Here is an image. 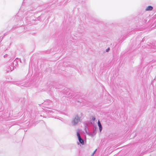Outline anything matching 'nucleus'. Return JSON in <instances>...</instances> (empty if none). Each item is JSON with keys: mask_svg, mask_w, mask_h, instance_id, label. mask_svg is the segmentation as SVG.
I'll return each instance as SVG.
<instances>
[{"mask_svg": "<svg viewBox=\"0 0 156 156\" xmlns=\"http://www.w3.org/2000/svg\"><path fill=\"white\" fill-rule=\"evenodd\" d=\"M52 110H50V111H49V112H52Z\"/></svg>", "mask_w": 156, "mask_h": 156, "instance_id": "obj_20", "label": "nucleus"}, {"mask_svg": "<svg viewBox=\"0 0 156 156\" xmlns=\"http://www.w3.org/2000/svg\"><path fill=\"white\" fill-rule=\"evenodd\" d=\"M143 40L141 41V43H142V42H143Z\"/></svg>", "mask_w": 156, "mask_h": 156, "instance_id": "obj_26", "label": "nucleus"}, {"mask_svg": "<svg viewBox=\"0 0 156 156\" xmlns=\"http://www.w3.org/2000/svg\"><path fill=\"white\" fill-rule=\"evenodd\" d=\"M96 150H95V151L93 152V153H94V154H95V152H96Z\"/></svg>", "mask_w": 156, "mask_h": 156, "instance_id": "obj_19", "label": "nucleus"}, {"mask_svg": "<svg viewBox=\"0 0 156 156\" xmlns=\"http://www.w3.org/2000/svg\"><path fill=\"white\" fill-rule=\"evenodd\" d=\"M94 155H93V154H92L91 155V156H94Z\"/></svg>", "mask_w": 156, "mask_h": 156, "instance_id": "obj_21", "label": "nucleus"}, {"mask_svg": "<svg viewBox=\"0 0 156 156\" xmlns=\"http://www.w3.org/2000/svg\"><path fill=\"white\" fill-rule=\"evenodd\" d=\"M98 125L100 131L101 132L102 130V126L99 120L98 121Z\"/></svg>", "mask_w": 156, "mask_h": 156, "instance_id": "obj_7", "label": "nucleus"}, {"mask_svg": "<svg viewBox=\"0 0 156 156\" xmlns=\"http://www.w3.org/2000/svg\"><path fill=\"white\" fill-rule=\"evenodd\" d=\"M77 143H78V144H79V143L78 142Z\"/></svg>", "mask_w": 156, "mask_h": 156, "instance_id": "obj_25", "label": "nucleus"}, {"mask_svg": "<svg viewBox=\"0 0 156 156\" xmlns=\"http://www.w3.org/2000/svg\"><path fill=\"white\" fill-rule=\"evenodd\" d=\"M20 59L18 58H16L12 62H11V61H10L8 62V64L10 66L7 69V72L9 73V72H11L16 68V67H17L18 65V62L20 61Z\"/></svg>", "mask_w": 156, "mask_h": 156, "instance_id": "obj_2", "label": "nucleus"}, {"mask_svg": "<svg viewBox=\"0 0 156 156\" xmlns=\"http://www.w3.org/2000/svg\"><path fill=\"white\" fill-rule=\"evenodd\" d=\"M69 89L67 88L66 90L64 89V90L63 91V93L64 94L66 95H69V96H70V92L69 93ZM71 95H70L71 96Z\"/></svg>", "mask_w": 156, "mask_h": 156, "instance_id": "obj_6", "label": "nucleus"}, {"mask_svg": "<svg viewBox=\"0 0 156 156\" xmlns=\"http://www.w3.org/2000/svg\"><path fill=\"white\" fill-rule=\"evenodd\" d=\"M87 126H87V125L85 124V125H84V130L86 133L88 131V129Z\"/></svg>", "mask_w": 156, "mask_h": 156, "instance_id": "obj_10", "label": "nucleus"}, {"mask_svg": "<svg viewBox=\"0 0 156 156\" xmlns=\"http://www.w3.org/2000/svg\"><path fill=\"white\" fill-rule=\"evenodd\" d=\"M80 121V117L78 115H76L73 119L71 123L73 126H75Z\"/></svg>", "mask_w": 156, "mask_h": 156, "instance_id": "obj_3", "label": "nucleus"}, {"mask_svg": "<svg viewBox=\"0 0 156 156\" xmlns=\"http://www.w3.org/2000/svg\"><path fill=\"white\" fill-rule=\"evenodd\" d=\"M154 48H156V45L155 46Z\"/></svg>", "mask_w": 156, "mask_h": 156, "instance_id": "obj_23", "label": "nucleus"}, {"mask_svg": "<svg viewBox=\"0 0 156 156\" xmlns=\"http://www.w3.org/2000/svg\"><path fill=\"white\" fill-rule=\"evenodd\" d=\"M94 154H94V153H93L92 154H93V155H94Z\"/></svg>", "mask_w": 156, "mask_h": 156, "instance_id": "obj_22", "label": "nucleus"}, {"mask_svg": "<svg viewBox=\"0 0 156 156\" xmlns=\"http://www.w3.org/2000/svg\"><path fill=\"white\" fill-rule=\"evenodd\" d=\"M147 22V20H144V23H146Z\"/></svg>", "mask_w": 156, "mask_h": 156, "instance_id": "obj_17", "label": "nucleus"}, {"mask_svg": "<svg viewBox=\"0 0 156 156\" xmlns=\"http://www.w3.org/2000/svg\"><path fill=\"white\" fill-rule=\"evenodd\" d=\"M76 135L79 142L82 145L84 144V141L83 139L81 138L80 133L78 131L77 132Z\"/></svg>", "mask_w": 156, "mask_h": 156, "instance_id": "obj_5", "label": "nucleus"}, {"mask_svg": "<svg viewBox=\"0 0 156 156\" xmlns=\"http://www.w3.org/2000/svg\"><path fill=\"white\" fill-rule=\"evenodd\" d=\"M1 40V39H0V41Z\"/></svg>", "mask_w": 156, "mask_h": 156, "instance_id": "obj_27", "label": "nucleus"}, {"mask_svg": "<svg viewBox=\"0 0 156 156\" xmlns=\"http://www.w3.org/2000/svg\"><path fill=\"white\" fill-rule=\"evenodd\" d=\"M79 3L81 4H83L84 2H85V0H79Z\"/></svg>", "mask_w": 156, "mask_h": 156, "instance_id": "obj_13", "label": "nucleus"}, {"mask_svg": "<svg viewBox=\"0 0 156 156\" xmlns=\"http://www.w3.org/2000/svg\"><path fill=\"white\" fill-rule=\"evenodd\" d=\"M31 10L32 9H31L30 11L29 10L25 13L26 23L27 24H36L37 23L35 22L39 20L40 19V17L39 16L37 18H35L34 15V13L32 12Z\"/></svg>", "mask_w": 156, "mask_h": 156, "instance_id": "obj_1", "label": "nucleus"}, {"mask_svg": "<svg viewBox=\"0 0 156 156\" xmlns=\"http://www.w3.org/2000/svg\"><path fill=\"white\" fill-rule=\"evenodd\" d=\"M19 13H20V12H19V13L16 15V16H18V14H19Z\"/></svg>", "mask_w": 156, "mask_h": 156, "instance_id": "obj_18", "label": "nucleus"}, {"mask_svg": "<svg viewBox=\"0 0 156 156\" xmlns=\"http://www.w3.org/2000/svg\"><path fill=\"white\" fill-rule=\"evenodd\" d=\"M3 37H2V39H1V41H2V38H3Z\"/></svg>", "mask_w": 156, "mask_h": 156, "instance_id": "obj_24", "label": "nucleus"}, {"mask_svg": "<svg viewBox=\"0 0 156 156\" xmlns=\"http://www.w3.org/2000/svg\"><path fill=\"white\" fill-rule=\"evenodd\" d=\"M94 129L93 130V132H92L93 133V135H94V136L96 135V129H97V127L95 126L94 125Z\"/></svg>", "mask_w": 156, "mask_h": 156, "instance_id": "obj_11", "label": "nucleus"}, {"mask_svg": "<svg viewBox=\"0 0 156 156\" xmlns=\"http://www.w3.org/2000/svg\"><path fill=\"white\" fill-rule=\"evenodd\" d=\"M87 133L88 135L91 136H94V135H93V133L92 132H90L88 131Z\"/></svg>", "mask_w": 156, "mask_h": 156, "instance_id": "obj_12", "label": "nucleus"}, {"mask_svg": "<svg viewBox=\"0 0 156 156\" xmlns=\"http://www.w3.org/2000/svg\"><path fill=\"white\" fill-rule=\"evenodd\" d=\"M153 9V7L149 5L148 6L146 9L145 10L147 11H150L152 10Z\"/></svg>", "mask_w": 156, "mask_h": 156, "instance_id": "obj_8", "label": "nucleus"}, {"mask_svg": "<svg viewBox=\"0 0 156 156\" xmlns=\"http://www.w3.org/2000/svg\"><path fill=\"white\" fill-rule=\"evenodd\" d=\"M92 123V122L90 121H87V122H84V125L86 124L87 125V126H88V125L91 124Z\"/></svg>", "mask_w": 156, "mask_h": 156, "instance_id": "obj_9", "label": "nucleus"}, {"mask_svg": "<svg viewBox=\"0 0 156 156\" xmlns=\"http://www.w3.org/2000/svg\"><path fill=\"white\" fill-rule=\"evenodd\" d=\"M109 50H110V48H108L106 49V51L107 52H108L109 51Z\"/></svg>", "mask_w": 156, "mask_h": 156, "instance_id": "obj_15", "label": "nucleus"}, {"mask_svg": "<svg viewBox=\"0 0 156 156\" xmlns=\"http://www.w3.org/2000/svg\"><path fill=\"white\" fill-rule=\"evenodd\" d=\"M17 86L23 88V87H28L30 86V83L28 82L22 83L17 84Z\"/></svg>", "mask_w": 156, "mask_h": 156, "instance_id": "obj_4", "label": "nucleus"}, {"mask_svg": "<svg viewBox=\"0 0 156 156\" xmlns=\"http://www.w3.org/2000/svg\"><path fill=\"white\" fill-rule=\"evenodd\" d=\"M96 119L95 117L94 116H92V120L93 121H94Z\"/></svg>", "mask_w": 156, "mask_h": 156, "instance_id": "obj_14", "label": "nucleus"}, {"mask_svg": "<svg viewBox=\"0 0 156 156\" xmlns=\"http://www.w3.org/2000/svg\"><path fill=\"white\" fill-rule=\"evenodd\" d=\"M8 56V54H5V55H4V58H6V57H7Z\"/></svg>", "mask_w": 156, "mask_h": 156, "instance_id": "obj_16", "label": "nucleus"}]
</instances>
